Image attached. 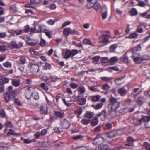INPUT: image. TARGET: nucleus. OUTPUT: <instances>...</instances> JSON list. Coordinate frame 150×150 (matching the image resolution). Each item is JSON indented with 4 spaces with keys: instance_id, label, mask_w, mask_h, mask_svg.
<instances>
[{
    "instance_id": "nucleus-1",
    "label": "nucleus",
    "mask_w": 150,
    "mask_h": 150,
    "mask_svg": "<svg viewBox=\"0 0 150 150\" xmlns=\"http://www.w3.org/2000/svg\"><path fill=\"white\" fill-rule=\"evenodd\" d=\"M110 103L109 105H111L110 108L111 111H116L119 106L120 102H118L117 99L113 96H111L109 99Z\"/></svg>"
},
{
    "instance_id": "nucleus-2",
    "label": "nucleus",
    "mask_w": 150,
    "mask_h": 150,
    "mask_svg": "<svg viewBox=\"0 0 150 150\" xmlns=\"http://www.w3.org/2000/svg\"><path fill=\"white\" fill-rule=\"evenodd\" d=\"M110 36V35L109 34H102L99 37L98 43L103 44L105 45H107L110 42L109 40V38Z\"/></svg>"
},
{
    "instance_id": "nucleus-3",
    "label": "nucleus",
    "mask_w": 150,
    "mask_h": 150,
    "mask_svg": "<svg viewBox=\"0 0 150 150\" xmlns=\"http://www.w3.org/2000/svg\"><path fill=\"white\" fill-rule=\"evenodd\" d=\"M15 94L16 92L14 90L7 91L4 93V96L5 102L7 103H8L10 101L11 97L12 99L14 98L15 97Z\"/></svg>"
},
{
    "instance_id": "nucleus-4",
    "label": "nucleus",
    "mask_w": 150,
    "mask_h": 150,
    "mask_svg": "<svg viewBox=\"0 0 150 150\" xmlns=\"http://www.w3.org/2000/svg\"><path fill=\"white\" fill-rule=\"evenodd\" d=\"M105 139L101 137L100 135H97L94 138L93 141V144L96 146L97 145H100L103 143Z\"/></svg>"
},
{
    "instance_id": "nucleus-5",
    "label": "nucleus",
    "mask_w": 150,
    "mask_h": 150,
    "mask_svg": "<svg viewBox=\"0 0 150 150\" xmlns=\"http://www.w3.org/2000/svg\"><path fill=\"white\" fill-rule=\"evenodd\" d=\"M83 96H77L76 97V102L78 104L81 105H85L86 102L85 98H83Z\"/></svg>"
},
{
    "instance_id": "nucleus-6",
    "label": "nucleus",
    "mask_w": 150,
    "mask_h": 150,
    "mask_svg": "<svg viewBox=\"0 0 150 150\" xmlns=\"http://www.w3.org/2000/svg\"><path fill=\"white\" fill-rule=\"evenodd\" d=\"M101 98V96L99 95H97L95 96H89L88 97V100L93 102H98Z\"/></svg>"
},
{
    "instance_id": "nucleus-7",
    "label": "nucleus",
    "mask_w": 150,
    "mask_h": 150,
    "mask_svg": "<svg viewBox=\"0 0 150 150\" xmlns=\"http://www.w3.org/2000/svg\"><path fill=\"white\" fill-rule=\"evenodd\" d=\"M30 70L32 72L37 73L39 71V66L36 64H31Z\"/></svg>"
},
{
    "instance_id": "nucleus-8",
    "label": "nucleus",
    "mask_w": 150,
    "mask_h": 150,
    "mask_svg": "<svg viewBox=\"0 0 150 150\" xmlns=\"http://www.w3.org/2000/svg\"><path fill=\"white\" fill-rule=\"evenodd\" d=\"M60 125L63 128L65 129H67L70 126L69 122L65 119H62L61 120Z\"/></svg>"
},
{
    "instance_id": "nucleus-9",
    "label": "nucleus",
    "mask_w": 150,
    "mask_h": 150,
    "mask_svg": "<svg viewBox=\"0 0 150 150\" xmlns=\"http://www.w3.org/2000/svg\"><path fill=\"white\" fill-rule=\"evenodd\" d=\"M86 91V89L84 86H79L78 89L77 96H83Z\"/></svg>"
},
{
    "instance_id": "nucleus-10",
    "label": "nucleus",
    "mask_w": 150,
    "mask_h": 150,
    "mask_svg": "<svg viewBox=\"0 0 150 150\" xmlns=\"http://www.w3.org/2000/svg\"><path fill=\"white\" fill-rule=\"evenodd\" d=\"M96 116L98 117H100L102 120H104L106 116V110H102L101 112L96 115Z\"/></svg>"
},
{
    "instance_id": "nucleus-11",
    "label": "nucleus",
    "mask_w": 150,
    "mask_h": 150,
    "mask_svg": "<svg viewBox=\"0 0 150 150\" xmlns=\"http://www.w3.org/2000/svg\"><path fill=\"white\" fill-rule=\"evenodd\" d=\"M106 134L108 137L110 138H113L117 136L116 130H111L110 131L107 132Z\"/></svg>"
},
{
    "instance_id": "nucleus-12",
    "label": "nucleus",
    "mask_w": 150,
    "mask_h": 150,
    "mask_svg": "<svg viewBox=\"0 0 150 150\" xmlns=\"http://www.w3.org/2000/svg\"><path fill=\"white\" fill-rule=\"evenodd\" d=\"M25 98L27 99H29L31 95V90L30 87H28L26 89V91L25 93Z\"/></svg>"
},
{
    "instance_id": "nucleus-13",
    "label": "nucleus",
    "mask_w": 150,
    "mask_h": 150,
    "mask_svg": "<svg viewBox=\"0 0 150 150\" xmlns=\"http://www.w3.org/2000/svg\"><path fill=\"white\" fill-rule=\"evenodd\" d=\"M118 92L121 96H123L126 94L127 90L124 88H120L118 89Z\"/></svg>"
},
{
    "instance_id": "nucleus-14",
    "label": "nucleus",
    "mask_w": 150,
    "mask_h": 150,
    "mask_svg": "<svg viewBox=\"0 0 150 150\" xmlns=\"http://www.w3.org/2000/svg\"><path fill=\"white\" fill-rule=\"evenodd\" d=\"M94 114L93 112L91 111H86V114L84 115V117L88 119H91L94 115Z\"/></svg>"
},
{
    "instance_id": "nucleus-15",
    "label": "nucleus",
    "mask_w": 150,
    "mask_h": 150,
    "mask_svg": "<svg viewBox=\"0 0 150 150\" xmlns=\"http://www.w3.org/2000/svg\"><path fill=\"white\" fill-rule=\"evenodd\" d=\"M71 56V50H67L65 51V54L64 55L63 57L65 59H68L70 58Z\"/></svg>"
},
{
    "instance_id": "nucleus-16",
    "label": "nucleus",
    "mask_w": 150,
    "mask_h": 150,
    "mask_svg": "<svg viewBox=\"0 0 150 150\" xmlns=\"http://www.w3.org/2000/svg\"><path fill=\"white\" fill-rule=\"evenodd\" d=\"M150 120V116H144L139 120V121L142 122H148Z\"/></svg>"
},
{
    "instance_id": "nucleus-17",
    "label": "nucleus",
    "mask_w": 150,
    "mask_h": 150,
    "mask_svg": "<svg viewBox=\"0 0 150 150\" xmlns=\"http://www.w3.org/2000/svg\"><path fill=\"white\" fill-rule=\"evenodd\" d=\"M124 78V77H120L115 79L114 80L115 84L117 86L121 85L122 83V82H121V81Z\"/></svg>"
},
{
    "instance_id": "nucleus-18",
    "label": "nucleus",
    "mask_w": 150,
    "mask_h": 150,
    "mask_svg": "<svg viewBox=\"0 0 150 150\" xmlns=\"http://www.w3.org/2000/svg\"><path fill=\"white\" fill-rule=\"evenodd\" d=\"M40 112L42 114L46 113L47 112L46 106L45 105L41 106Z\"/></svg>"
},
{
    "instance_id": "nucleus-19",
    "label": "nucleus",
    "mask_w": 150,
    "mask_h": 150,
    "mask_svg": "<svg viewBox=\"0 0 150 150\" xmlns=\"http://www.w3.org/2000/svg\"><path fill=\"white\" fill-rule=\"evenodd\" d=\"M129 13L132 16H136L138 14L137 11L135 8H132L129 11Z\"/></svg>"
},
{
    "instance_id": "nucleus-20",
    "label": "nucleus",
    "mask_w": 150,
    "mask_h": 150,
    "mask_svg": "<svg viewBox=\"0 0 150 150\" xmlns=\"http://www.w3.org/2000/svg\"><path fill=\"white\" fill-rule=\"evenodd\" d=\"M125 129L124 128L118 129L117 131H116L117 135H121L125 134Z\"/></svg>"
},
{
    "instance_id": "nucleus-21",
    "label": "nucleus",
    "mask_w": 150,
    "mask_h": 150,
    "mask_svg": "<svg viewBox=\"0 0 150 150\" xmlns=\"http://www.w3.org/2000/svg\"><path fill=\"white\" fill-rule=\"evenodd\" d=\"M103 104L102 103H99L96 104L95 105H93L92 106L96 110L101 109L103 105Z\"/></svg>"
},
{
    "instance_id": "nucleus-22",
    "label": "nucleus",
    "mask_w": 150,
    "mask_h": 150,
    "mask_svg": "<svg viewBox=\"0 0 150 150\" xmlns=\"http://www.w3.org/2000/svg\"><path fill=\"white\" fill-rule=\"evenodd\" d=\"M10 46L12 49H17L19 48L18 45L17 44L16 42L14 41H11V42Z\"/></svg>"
},
{
    "instance_id": "nucleus-23",
    "label": "nucleus",
    "mask_w": 150,
    "mask_h": 150,
    "mask_svg": "<svg viewBox=\"0 0 150 150\" xmlns=\"http://www.w3.org/2000/svg\"><path fill=\"white\" fill-rule=\"evenodd\" d=\"M12 85L16 87L18 86L20 84L19 81L16 79H13L12 81Z\"/></svg>"
},
{
    "instance_id": "nucleus-24",
    "label": "nucleus",
    "mask_w": 150,
    "mask_h": 150,
    "mask_svg": "<svg viewBox=\"0 0 150 150\" xmlns=\"http://www.w3.org/2000/svg\"><path fill=\"white\" fill-rule=\"evenodd\" d=\"M31 95L35 99L38 100L39 98L38 93L37 91H33Z\"/></svg>"
},
{
    "instance_id": "nucleus-25",
    "label": "nucleus",
    "mask_w": 150,
    "mask_h": 150,
    "mask_svg": "<svg viewBox=\"0 0 150 150\" xmlns=\"http://www.w3.org/2000/svg\"><path fill=\"white\" fill-rule=\"evenodd\" d=\"M54 114L55 115L59 118H61L64 117V114L63 112H61L59 111H55L54 112Z\"/></svg>"
},
{
    "instance_id": "nucleus-26",
    "label": "nucleus",
    "mask_w": 150,
    "mask_h": 150,
    "mask_svg": "<svg viewBox=\"0 0 150 150\" xmlns=\"http://www.w3.org/2000/svg\"><path fill=\"white\" fill-rule=\"evenodd\" d=\"M120 59L122 62H123L124 63L128 64L129 62L128 57L124 55L121 57Z\"/></svg>"
},
{
    "instance_id": "nucleus-27",
    "label": "nucleus",
    "mask_w": 150,
    "mask_h": 150,
    "mask_svg": "<svg viewBox=\"0 0 150 150\" xmlns=\"http://www.w3.org/2000/svg\"><path fill=\"white\" fill-rule=\"evenodd\" d=\"M43 32L49 38H50L52 37V36L51 35L50 31L48 30L47 29L45 28L43 30Z\"/></svg>"
},
{
    "instance_id": "nucleus-28",
    "label": "nucleus",
    "mask_w": 150,
    "mask_h": 150,
    "mask_svg": "<svg viewBox=\"0 0 150 150\" xmlns=\"http://www.w3.org/2000/svg\"><path fill=\"white\" fill-rule=\"evenodd\" d=\"M101 80L105 82H108L111 81L112 80V78L111 77H108L106 76L101 77H100Z\"/></svg>"
},
{
    "instance_id": "nucleus-29",
    "label": "nucleus",
    "mask_w": 150,
    "mask_h": 150,
    "mask_svg": "<svg viewBox=\"0 0 150 150\" xmlns=\"http://www.w3.org/2000/svg\"><path fill=\"white\" fill-rule=\"evenodd\" d=\"M133 61L137 64H140L143 61V58L141 56L137 58H136V59L133 60Z\"/></svg>"
},
{
    "instance_id": "nucleus-30",
    "label": "nucleus",
    "mask_w": 150,
    "mask_h": 150,
    "mask_svg": "<svg viewBox=\"0 0 150 150\" xmlns=\"http://www.w3.org/2000/svg\"><path fill=\"white\" fill-rule=\"evenodd\" d=\"M118 58L117 57H111L109 60V62H111L113 64L118 60Z\"/></svg>"
},
{
    "instance_id": "nucleus-31",
    "label": "nucleus",
    "mask_w": 150,
    "mask_h": 150,
    "mask_svg": "<svg viewBox=\"0 0 150 150\" xmlns=\"http://www.w3.org/2000/svg\"><path fill=\"white\" fill-rule=\"evenodd\" d=\"M138 35L136 32H134L130 34L128 38L130 39L136 38H137Z\"/></svg>"
},
{
    "instance_id": "nucleus-32",
    "label": "nucleus",
    "mask_w": 150,
    "mask_h": 150,
    "mask_svg": "<svg viewBox=\"0 0 150 150\" xmlns=\"http://www.w3.org/2000/svg\"><path fill=\"white\" fill-rule=\"evenodd\" d=\"M90 122V120L89 119H83L81 121V122L83 125L88 124Z\"/></svg>"
},
{
    "instance_id": "nucleus-33",
    "label": "nucleus",
    "mask_w": 150,
    "mask_h": 150,
    "mask_svg": "<svg viewBox=\"0 0 150 150\" xmlns=\"http://www.w3.org/2000/svg\"><path fill=\"white\" fill-rule=\"evenodd\" d=\"M5 126L10 128H12L13 127V125L11 122L9 121H7L5 124Z\"/></svg>"
},
{
    "instance_id": "nucleus-34",
    "label": "nucleus",
    "mask_w": 150,
    "mask_h": 150,
    "mask_svg": "<svg viewBox=\"0 0 150 150\" xmlns=\"http://www.w3.org/2000/svg\"><path fill=\"white\" fill-rule=\"evenodd\" d=\"M83 43L84 44L91 45L92 44L91 40L87 38L84 39L83 41Z\"/></svg>"
},
{
    "instance_id": "nucleus-35",
    "label": "nucleus",
    "mask_w": 150,
    "mask_h": 150,
    "mask_svg": "<svg viewBox=\"0 0 150 150\" xmlns=\"http://www.w3.org/2000/svg\"><path fill=\"white\" fill-rule=\"evenodd\" d=\"M0 81L2 83H3V84H4L5 83L8 82L9 79L7 78L2 77L0 79Z\"/></svg>"
},
{
    "instance_id": "nucleus-36",
    "label": "nucleus",
    "mask_w": 150,
    "mask_h": 150,
    "mask_svg": "<svg viewBox=\"0 0 150 150\" xmlns=\"http://www.w3.org/2000/svg\"><path fill=\"white\" fill-rule=\"evenodd\" d=\"M100 7V4L97 2H95L93 4V7L94 9L96 10H98Z\"/></svg>"
},
{
    "instance_id": "nucleus-37",
    "label": "nucleus",
    "mask_w": 150,
    "mask_h": 150,
    "mask_svg": "<svg viewBox=\"0 0 150 150\" xmlns=\"http://www.w3.org/2000/svg\"><path fill=\"white\" fill-rule=\"evenodd\" d=\"M44 70H47L51 69V65L49 63L46 62L45 63V65L43 66Z\"/></svg>"
},
{
    "instance_id": "nucleus-38",
    "label": "nucleus",
    "mask_w": 150,
    "mask_h": 150,
    "mask_svg": "<svg viewBox=\"0 0 150 150\" xmlns=\"http://www.w3.org/2000/svg\"><path fill=\"white\" fill-rule=\"evenodd\" d=\"M36 140V139H34L30 140L27 139L25 138V139H24L23 142L25 144H29L33 142H35Z\"/></svg>"
},
{
    "instance_id": "nucleus-39",
    "label": "nucleus",
    "mask_w": 150,
    "mask_h": 150,
    "mask_svg": "<svg viewBox=\"0 0 150 150\" xmlns=\"http://www.w3.org/2000/svg\"><path fill=\"white\" fill-rule=\"evenodd\" d=\"M100 62L102 63H105L109 62V60L108 57H104L101 59Z\"/></svg>"
},
{
    "instance_id": "nucleus-40",
    "label": "nucleus",
    "mask_w": 150,
    "mask_h": 150,
    "mask_svg": "<svg viewBox=\"0 0 150 150\" xmlns=\"http://www.w3.org/2000/svg\"><path fill=\"white\" fill-rule=\"evenodd\" d=\"M40 86L45 90L47 91L49 90V88L48 86H46L45 83H41L40 85Z\"/></svg>"
},
{
    "instance_id": "nucleus-41",
    "label": "nucleus",
    "mask_w": 150,
    "mask_h": 150,
    "mask_svg": "<svg viewBox=\"0 0 150 150\" xmlns=\"http://www.w3.org/2000/svg\"><path fill=\"white\" fill-rule=\"evenodd\" d=\"M70 28H65L63 32V34L66 36H68L69 33Z\"/></svg>"
},
{
    "instance_id": "nucleus-42",
    "label": "nucleus",
    "mask_w": 150,
    "mask_h": 150,
    "mask_svg": "<svg viewBox=\"0 0 150 150\" xmlns=\"http://www.w3.org/2000/svg\"><path fill=\"white\" fill-rule=\"evenodd\" d=\"M82 112L83 110L81 108L75 110L74 112V113L77 115H79L82 113Z\"/></svg>"
},
{
    "instance_id": "nucleus-43",
    "label": "nucleus",
    "mask_w": 150,
    "mask_h": 150,
    "mask_svg": "<svg viewBox=\"0 0 150 150\" xmlns=\"http://www.w3.org/2000/svg\"><path fill=\"white\" fill-rule=\"evenodd\" d=\"M4 67L6 68H11V64L8 61H7L3 64Z\"/></svg>"
},
{
    "instance_id": "nucleus-44",
    "label": "nucleus",
    "mask_w": 150,
    "mask_h": 150,
    "mask_svg": "<svg viewBox=\"0 0 150 150\" xmlns=\"http://www.w3.org/2000/svg\"><path fill=\"white\" fill-rule=\"evenodd\" d=\"M72 44L78 47L82 48L83 47L82 45L81 42L77 43L74 41H73Z\"/></svg>"
},
{
    "instance_id": "nucleus-45",
    "label": "nucleus",
    "mask_w": 150,
    "mask_h": 150,
    "mask_svg": "<svg viewBox=\"0 0 150 150\" xmlns=\"http://www.w3.org/2000/svg\"><path fill=\"white\" fill-rule=\"evenodd\" d=\"M43 28V27L42 26L38 25V29H37L36 33H38L42 32L43 31V30H42Z\"/></svg>"
},
{
    "instance_id": "nucleus-46",
    "label": "nucleus",
    "mask_w": 150,
    "mask_h": 150,
    "mask_svg": "<svg viewBox=\"0 0 150 150\" xmlns=\"http://www.w3.org/2000/svg\"><path fill=\"white\" fill-rule=\"evenodd\" d=\"M141 56L140 54L138 53H134L133 54L132 56V57L133 60L136 59V58H137Z\"/></svg>"
},
{
    "instance_id": "nucleus-47",
    "label": "nucleus",
    "mask_w": 150,
    "mask_h": 150,
    "mask_svg": "<svg viewBox=\"0 0 150 150\" xmlns=\"http://www.w3.org/2000/svg\"><path fill=\"white\" fill-rule=\"evenodd\" d=\"M117 47V46L116 45H112L110 47V52H113L115 50Z\"/></svg>"
},
{
    "instance_id": "nucleus-48",
    "label": "nucleus",
    "mask_w": 150,
    "mask_h": 150,
    "mask_svg": "<svg viewBox=\"0 0 150 150\" xmlns=\"http://www.w3.org/2000/svg\"><path fill=\"white\" fill-rule=\"evenodd\" d=\"M105 126L108 129H110L112 127V124L110 122H107L105 125Z\"/></svg>"
},
{
    "instance_id": "nucleus-49",
    "label": "nucleus",
    "mask_w": 150,
    "mask_h": 150,
    "mask_svg": "<svg viewBox=\"0 0 150 150\" xmlns=\"http://www.w3.org/2000/svg\"><path fill=\"white\" fill-rule=\"evenodd\" d=\"M93 4L92 2H88L86 5V8L89 9L93 7Z\"/></svg>"
},
{
    "instance_id": "nucleus-50",
    "label": "nucleus",
    "mask_w": 150,
    "mask_h": 150,
    "mask_svg": "<svg viewBox=\"0 0 150 150\" xmlns=\"http://www.w3.org/2000/svg\"><path fill=\"white\" fill-rule=\"evenodd\" d=\"M6 114L5 112L3 110H0V117L1 118L6 117Z\"/></svg>"
},
{
    "instance_id": "nucleus-51",
    "label": "nucleus",
    "mask_w": 150,
    "mask_h": 150,
    "mask_svg": "<svg viewBox=\"0 0 150 150\" xmlns=\"http://www.w3.org/2000/svg\"><path fill=\"white\" fill-rule=\"evenodd\" d=\"M62 100L63 103L67 107H69L71 106V103H67V102H68V101H67L64 98H62Z\"/></svg>"
},
{
    "instance_id": "nucleus-52",
    "label": "nucleus",
    "mask_w": 150,
    "mask_h": 150,
    "mask_svg": "<svg viewBox=\"0 0 150 150\" xmlns=\"http://www.w3.org/2000/svg\"><path fill=\"white\" fill-rule=\"evenodd\" d=\"M70 86L72 89H75L78 87L79 85L75 83H72L70 84Z\"/></svg>"
},
{
    "instance_id": "nucleus-53",
    "label": "nucleus",
    "mask_w": 150,
    "mask_h": 150,
    "mask_svg": "<svg viewBox=\"0 0 150 150\" xmlns=\"http://www.w3.org/2000/svg\"><path fill=\"white\" fill-rule=\"evenodd\" d=\"M110 87L108 84H105L102 86V89L105 90H108L110 88Z\"/></svg>"
},
{
    "instance_id": "nucleus-54",
    "label": "nucleus",
    "mask_w": 150,
    "mask_h": 150,
    "mask_svg": "<svg viewBox=\"0 0 150 150\" xmlns=\"http://www.w3.org/2000/svg\"><path fill=\"white\" fill-rule=\"evenodd\" d=\"M98 122V120L97 118H96L93 119L92 120V123L94 126L97 125Z\"/></svg>"
},
{
    "instance_id": "nucleus-55",
    "label": "nucleus",
    "mask_w": 150,
    "mask_h": 150,
    "mask_svg": "<svg viewBox=\"0 0 150 150\" xmlns=\"http://www.w3.org/2000/svg\"><path fill=\"white\" fill-rule=\"evenodd\" d=\"M78 53V50L76 49H73L71 50V54L73 56H75Z\"/></svg>"
},
{
    "instance_id": "nucleus-56",
    "label": "nucleus",
    "mask_w": 150,
    "mask_h": 150,
    "mask_svg": "<svg viewBox=\"0 0 150 150\" xmlns=\"http://www.w3.org/2000/svg\"><path fill=\"white\" fill-rule=\"evenodd\" d=\"M29 52L31 54L33 55H37L38 54V52L33 49H30L29 50Z\"/></svg>"
},
{
    "instance_id": "nucleus-57",
    "label": "nucleus",
    "mask_w": 150,
    "mask_h": 150,
    "mask_svg": "<svg viewBox=\"0 0 150 150\" xmlns=\"http://www.w3.org/2000/svg\"><path fill=\"white\" fill-rule=\"evenodd\" d=\"M14 99V100L15 103L18 106H21L22 105L20 101L19 100L18 98H13L12 99Z\"/></svg>"
},
{
    "instance_id": "nucleus-58",
    "label": "nucleus",
    "mask_w": 150,
    "mask_h": 150,
    "mask_svg": "<svg viewBox=\"0 0 150 150\" xmlns=\"http://www.w3.org/2000/svg\"><path fill=\"white\" fill-rule=\"evenodd\" d=\"M26 59L24 57H22L20 58V62L21 64H23L25 63Z\"/></svg>"
},
{
    "instance_id": "nucleus-59",
    "label": "nucleus",
    "mask_w": 150,
    "mask_h": 150,
    "mask_svg": "<svg viewBox=\"0 0 150 150\" xmlns=\"http://www.w3.org/2000/svg\"><path fill=\"white\" fill-rule=\"evenodd\" d=\"M47 130L45 129L42 130L41 132H40V133L41 136H44L47 133Z\"/></svg>"
},
{
    "instance_id": "nucleus-60",
    "label": "nucleus",
    "mask_w": 150,
    "mask_h": 150,
    "mask_svg": "<svg viewBox=\"0 0 150 150\" xmlns=\"http://www.w3.org/2000/svg\"><path fill=\"white\" fill-rule=\"evenodd\" d=\"M4 86L3 83L0 81V92H2L4 91Z\"/></svg>"
},
{
    "instance_id": "nucleus-61",
    "label": "nucleus",
    "mask_w": 150,
    "mask_h": 150,
    "mask_svg": "<svg viewBox=\"0 0 150 150\" xmlns=\"http://www.w3.org/2000/svg\"><path fill=\"white\" fill-rule=\"evenodd\" d=\"M86 148L85 147L82 146L74 148L72 150H86L85 149H86Z\"/></svg>"
},
{
    "instance_id": "nucleus-62",
    "label": "nucleus",
    "mask_w": 150,
    "mask_h": 150,
    "mask_svg": "<svg viewBox=\"0 0 150 150\" xmlns=\"http://www.w3.org/2000/svg\"><path fill=\"white\" fill-rule=\"evenodd\" d=\"M46 42L45 40L43 39H41L40 44L41 46H44L45 45Z\"/></svg>"
},
{
    "instance_id": "nucleus-63",
    "label": "nucleus",
    "mask_w": 150,
    "mask_h": 150,
    "mask_svg": "<svg viewBox=\"0 0 150 150\" xmlns=\"http://www.w3.org/2000/svg\"><path fill=\"white\" fill-rule=\"evenodd\" d=\"M102 150H108L109 149V147L106 145H102Z\"/></svg>"
},
{
    "instance_id": "nucleus-64",
    "label": "nucleus",
    "mask_w": 150,
    "mask_h": 150,
    "mask_svg": "<svg viewBox=\"0 0 150 150\" xmlns=\"http://www.w3.org/2000/svg\"><path fill=\"white\" fill-rule=\"evenodd\" d=\"M8 147L5 146H0V150H9Z\"/></svg>"
}]
</instances>
